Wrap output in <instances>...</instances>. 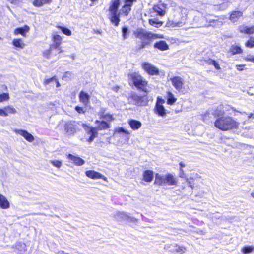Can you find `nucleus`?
Listing matches in <instances>:
<instances>
[{
  "label": "nucleus",
  "mask_w": 254,
  "mask_h": 254,
  "mask_svg": "<svg viewBox=\"0 0 254 254\" xmlns=\"http://www.w3.org/2000/svg\"><path fill=\"white\" fill-rule=\"evenodd\" d=\"M135 37L139 39L141 41L139 42L136 48L137 50H140L144 48L146 46L149 45L152 40L158 38H163V35L153 33L151 32H148L142 28H138L134 32Z\"/></svg>",
  "instance_id": "f257e3e1"
},
{
  "label": "nucleus",
  "mask_w": 254,
  "mask_h": 254,
  "mask_svg": "<svg viewBox=\"0 0 254 254\" xmlns=\"http://www.w3.org/2000/svg\"><path fill=\"white\" fill-rule=\"evenodd\" d=\"M215 126L222 130H228L232 128H236L239 123L231 117L226 116L218 118L214 123Z\"/></svg>",
  "instance_id": "f03ea898"
},
{
  "label": "nucleus",
  "mask_w": 254,
  "mask_h": 254,
  "mask_svg": "<svg viewBox=\"0 0 254 254\" xmlns=\"http://www.w3.org/2000/svg\"><path fill=\"white\" fill-rule=\"evenodd\" d=\"M128 78L134 86L138 90L147 93L148 91L147 90V81L143 78L139 73L133 72L128 75Z\"/></svg>",
  "instance_id": "7ed1b4c3"
},
{
  "label": "nucleus",
  "mask_w": 254,
  "mask_h": 254,
  "mask_svg": "<svg viewBox=\"0 0 254 254\" xmlns=\"http://www.w3.org/2000/svg\"><path fill=\"white\" fill-rule=\"evenodd\" d=\"M170 81L174 87L179 92L185 93L184 87V80L180 76H174L170 78Z\"/></svg>",
  "instance_id": "20e7f679"
},
{
  "label": "nucleus",
  "mask_w": 254,
  "mask_h": 254,
  "mask_svg": "<svg viewBox=\"0 0 254 254\" xmlns=\"http://www.w3.org/2000/svg\"><path fill=\"white\" fill-rule=\"evenodd\" d=\"M142 67L143 69L149 75H157L159 74V69L151 63L148 62H144L142 63Z\"/></svg>",
  "instance_id": "39448f33"
},
{
  "label": "nucleus",
  "mask_w": 254,
  "mask_h": 254,
  "mask_svg": "<svg viewBox=\"0 0 254 254\" xmlns=\"http://www.w3.org/2000/svg\"><path fill=\"white\" fill-rule=\"evenodd\" d=\"M131 98L134 102L135 105L138 106H144L147 103V101L144 97L139 96L136 94H132Z\"/></svg>",
  "instance_id": "423d86ee"
},
{
  "label": "nucleus",
  "mask_w": 254,
  "mask_h": 254,
  "mask_svg": "<svg viewBox=\"0 0 254 254\" xmlns=\"http://www.w3.org/2000/svg\"><path fill=\"white\" fill-rule=\"evenodd\" d=\"M53 40L54 41V44L51 45L52 49L55 48L57 51H59V53H62L63 50L61 49V47H60V45L62 41V37L57 34H55L53 35Z\"/></svg>",
  "instance_id": "0eeeda50"
},
{
  "label": "nucleus",
  "mask_w": 254,
  "mask_h": 254,
  "mask_svg": "<svg viewBox=\"0 0 254 254\" xmlns=\"http://www.w3.org/2000/svg\"><path fill=\"white\" fill-rule=\"evenodd\" d=\"M17 111L12 106L9 105L0 109V116H7L9 114H14L16 113Z\"/></svg>",
  "instance_id": "6e6552de"
},
{
  "label": "nucleus",
  "mask_w": 254,
  "mask_h": 254,
  "mask_svg": "<svg viewBox=\"0 0 254 254\" xmlns=\"http://www.w3.org/2000/svg\"><path fill=\"white\" fill-rule=\"evenodd\" d=\"M64 130L67 136L73 135L75 132V125L74 122H68L64 125Z\"/></svg>",
  "instance_id": "1a4fd4ad"
},
{
  "label": "nucleus",
  "mask_w": 254,
  "mask_h": 254,
  "mask_svg": "<svg viewBox=\"0 0 254 254\" xmlns=\"http://www.w3.org/2000/svg\"><path fill=\"white\" fill-rule=\"evenodd\" d=\"M115 132L120 135L124 136V141L125 142L128 141L130 137V133L127 130L122 127H119L116 129Z\"/></svg>",
  "instance_id": "9d476101"
},
{
  "label": "nucleus",
  "mask_w": 254,
  "mask_h": 254,
  "mask_svg": "<svg viewBox=\"0 0 254 254\" xmlns=\"http://www.w3.org/2000/svg\"><path fill=\"white\" fill-rule=\"evenodd\" d=\"M120 4V0H112L109 8V11H110V13H120V12H118Z\"/></svg>",
  "instance_id": "9b49d317"
},
{
  "label": "nucleus",
  "mask_w": 254,
  "mask_h": 254,
  "mask_svg": "<svg viewBox=\"0 0 254 254\" xmlns=\"http://www.w3.org/2000/svg\"><path fill=\"white\" fill-rule=\"evenodd\" d=\"M26 245L22 242H17L14 246H12L13 251L16 254H20L26 250Z\"/></svg>",
  "instance_id": "f8f14e48"
},
{
  "label": "nucleus",
  "mask_w": 254,
  "mask_h": 254,
  "mask_svg": "<svg viewBox=\"0 0 254 254\" xmlns=\"http://www.w3.org/2000/svg\"><path fill=\"white\" fill-rule=\"evenodd\" d=\"M79 101L84 105H87L90 102V95L83 91H81L79 95Z\"/></svg>",
  "instance_id": "ddd939ff"
},
{
  "label": "nucleus",
  "mask_w": 254,
  "mask_h": 254,
  "mask_svg": "<svg viewBox=\"0 0 254 254\" xmlns=\"http://www.w3.org/2000/svg\"><path fill=\"white\" fill-rule=\"evenodd\" d=\"M85 174L87 177H88L90 178L93 179H102V178H105L101 173H100L98 172H96L94 170H90L87 171L85 172Z\"/></svg>",
  "instance_id": "4468645a"
},
{
  "label": "nucleus",
  "mask_w": 254,
  "mask_h": 254,
  "mask_svg": "<svg viewBox=\"0 0 254 254\" xmlns=\"http://www.w3.org/2000/svg\"><path fill=\"white\" fill-rule=\"evenodd\" d=\"M13 131L16 133L23 136L27 141L32 142V134L27 131L22 129H14Z\"/></svg>",
  "instance_id": "2eb2a0df"
},
{
  "label": "nucleus",
  "mask_w": 254,
  "mask_h": 254,
  "mask_svg": "<svg viewBox=\"0 0 254 254\" xmlns=\"http://www.w3.org/2000/svg\"><path fill=\"white\" fill-rule=\"evenodd\" d=\"M154 111L155 113L162 117L165 116L166 114L164 107L159 103H156Z\"/></svg>",
  "instance_id": "dca6fc26"
},
{
  "label": "nucleus",
  "mask_w": 254,
  "mask_h": 254,
  "mask_svg": "<svg viewBox=\"0 0 254 254\" xmlns=\"http://www.w3.org/2000/svg\"><path fill=\"white\" fill-rule=\"evenodd\" d=\"M95 123L98 130H105L110 127L109 124L105 121L96 120Z\"/></svg>",
  "instance_id": "f3484780"
},
{
  "label": "nucleus",
  "mask_w": 254,
  "mask_h": 254,
  "mask_svg": "<svg viewBox=\"0 0 254 254\" xmlns=\"http://www.w3.org/2000/svg\"><path fill=\"white\" fill-rule=\"evenodd\" d=\"M166 175H160L158 173L156 174L155 184L163 186L166 184Z\"/></svg>",
  "instance_id": "a211bd4d"
},
{
  "label": "nucleus",
  "mask_w": 254,
  "mask_h": 254,
  "mask_svg": "<svg viewBox=\"0 0 254 254\" xmlns=\"http://www.w3.org/2000/svg\"><path fill=\"white\" fill-rule=\"evenodd\" d=\"M68 158L73 162V163L78 166H81L84 164L85 161L82 158L74 156L71 154L68 155Z\"/></svg>",
  "instance_id": "6ab92c4d"
},
{
  "label": "nucleus",
  "mask_w": 254,
  "mask_h": 254,
  "mask_svg": "<svg viewBox=\"0 0 254 254\" xmlns=\"http://www.w3.org/2000/svg\"><path fill=\"white\" fill-rule=\"evenodd\" d=\"M0 207L7 209L10 207V203L5 196L0 194Z\"/></svg>",
  "instance_id": "aec40b11"
},
{
  "label": "nucleus",
  "mask_w": 254,
  "mask_h": 254,
  "mask_svg": "<svg viewBox=\"0 0 254 254\" xmlns=\"http://www.w3.org/2000/svg\"><path fill=\"white\" fill-rule=\"evenodd\" d=\"M111 23L118 26L120 22V13H110L109 17Z\"/></svg>",
  "instance_id": "412c9836"
},
{
  "label": "nucleus",
  "mask_w": 254,
  "mask_h": 254,
  "mask_svg": "<svg viewBox=\"0 0 254 254\" xmlns=\"http://www.w3.org/2000/svg\"><path fill=\"white\" fill-rule=\"evenodd\" d=\"M154 47L161 51H165L169 49V46L164 41H159L155 43Z\"/></svg>",
  "instance_id": "4be33fe9"
},
{
  "label": "nucleus",
  "mask_w": 254,
  "mask_h": 254,
  "mask_svg": "<svg viewBox=\"0 0 254 254\" xmlns=\"http://www.w3.org/2000/svg\"><path fill=\"white\" fill-rule=\"evenodd\" d=\"M114 218L118 221H122L128 220V214L124 212H118L115 215Z\"/></svg>",
  "instance_id": "5701e85b"
},
{
  "label": "nucleus",
  "mask_w": 254,
  "mask_h": 254,
  "mask_svg": "<svg viewBox=\"0 0 254 254\" xmlns=\"http://www.w3.org/2000/svg\"><path fill=\"white\" fill-rule=\"evenodd\" d=\"M83 126L86 127V128H85V129L88 134H90V136H93L95 138L97 137L98 130L97 127L87 126L84 124H83Z\"/></svg>",
  "instance_id": "b1692460"
},
{
  "label": "nucleus",
  "mask_w": 254,
  "mask_h": 254,
  "mask_svg": "<svg viewBox=\"0 0 254 254\" xmlns=\"http://www.w3.org/2000/svg\"><path fill=\"white\" fill-rule=\"evenodd\" d=\"M128 123L130 127L133 130L138 129L142 125V124L140 121L134 119L129 120Z\"/></svg>",
  "instance_id": "393cba45"
},
{
  "label": "nucleus",
  "mask_w": 254,
  "mask_h": 254,
  "mask_svg": "<svg viewBox=\"0 0 254 254\" xmlns=\"http://www.w3.org/2000/svg\"><path fill=\"white\" fill-rule=\"evenodd\" d=\"M153 171L150 170L144 171L143 174V180L148 182L152 181L153 178Z\"/></svg>",
  "instance_id": "a878e982"
},
{
  "label": "nucleus",
  "mask_w": 254,
  "mask_h": 254,
  "mask_svg": "<svg viewBox=\"0 0 254 254\" xmlns=\"http://www.w3.org/2000/svg\"><path fill=\"white\" fill-rule=\"evenodd\" d=\"M30 30V27L27 25H25L23 27H20L17 28L14 31V34L15 35L21 34L23 36H25L26 33Z\"/></svg>",
  "instance_id": "bb28decb"
},
{
  "label": "nucleus",
  "mask_w": 254,
  "mask_h": 254,
  "mask_svg": "<svg viewBox=\"0 0 254 254\" xmlns=\"http://www.w3.org/2000/svg\"><path fill=\"white\" fill-rule=\"evenodd\" d=\"M206 21L210 23L208 26H212L214 28H219L223 24L222 22L218 19H207Z\"/></svg>",
  "instance_id": "cd10ccee"
},
{
  "label": "nucleus",
  "mask_w": 254,
  "mask_h": 254,
  "mask_svg": "<svg viewBox=\"0 0 254 254\" xmlns=\"http://www.w3.org/2000/svg\"><path fill=\"white\" fill-rule=\"evenodd\" d=\"M166 184L169 185H176L177 184V180L171 174H167L166 175Z\"/></svg>",
  "instance_id": "c85d7f7f"
},
{
  "label": "nucleus",
  "mask_w": 254,
  "mask_h": 254,
  "mask_svg": "<svg viewBox=\"0 0 254 254\" xmlns=\"http://www.w3.org/2000/svg\"><path fill=\"white\" fill-rule=\"evenodd\" d=\"M52 2V0H34L33 1V5L37 7H40L44 4L50 3Z\"/></svg>",
  "instance_id": "c756f323"
},
{
  "label": "nucleus",
  "mask_w": 254,
  "mask_h": 254,
  "mask_svg": "<svg viewBox=\"0 0 254 254\" xmlns=\"http://www.w3.org/2000/svg\"><path fill=\"white\" fill-rule=\"evenodd\" d=\"M230 51L233 55L240 54L243 51L240 46L237 45H232L230 49Z\"/></svg>",
  "instance_id": "7c9ffc66"
},
{
  "label": "nucleus",
  "mask_w": 254,
  "mask_h": 254,
  "mask_svg": "<svg viewBox=\"0 0 254 254\" xmlns=\"http://www.w3.org/2000/svg\"><path fill=\"white\" fill-rule=\"evenodd\" d=\"M242 15V12L240 11L233 12L230 16V19L233 21H236L238 18Z\"/></svg>",
  "instance_id": "2f4dec72"
},
{
  "label": "nucleus",
  "mask_w": 254,
  "mask_h": 254,
  "mask_svg": "<svg viewBox=\"0 0 254 254\" xmlns=\"http://www.w3.org/2000/svg\"><path fill=\"white\" fill-rule=\"evenodd\" d=\"M240 31L246 34H252L254 33V26L247 27L243 26L241 28Z\"/></svg>",
  "instance_id": "473e14b6"
},
{
  "label": "nucleus",
  "mask_w": 254,
  "mask_h": 254,
  "mask_svg": "<svg viewBox=\"0 0 254 254\" xmlns=\"http://www.w3.org/2000/svg\"><path fill=\"white\" fill-rule=\"evenodd\" d=\"M14 46L17 48H23L25 44L23 43L21 39H14L12 41Z\"/></svg>",
  "instance_id": "72a5a7b5"
},
{
  "label": "nucleus",
  "mask_w": 254,
  "mask_h": 254,
  "mask_svg": "<svg viewBox=\"0 0 254 254\" xmlns=\"http://www.w3.org/2000/svg\"><path fill=\"white\" fill-rule=\"evenodd\" d=\"M153 10L154 12H156L159 16H163L165 14V11L163 10L160 6L155 5L153 7Z\"/></svg>",
  "instance_id": "f704fd0d"
},
{
  "label": "nucleus",
  "mask_w": 254,
  "mask_h": 254,
  "mask_svg": "<svg viewBox=\"0 0 254 254\" xmlns=\"http://www.w3.org/2000/svg\"><path fill=\"white\" fill-rule=\"evenodd\" d=\"M242 252L244 254H248L254 251V246H245L241 250Z\"/></svg>",
  "instance_id": "c9c22d12"
},
{
  "label": "nucleus",
  "mask_w": 254,
  "mask_h": 254,
  "mask_svg": "<svg viewBox=\"0 0 254 254\" xmlns=\"http://www.w3.org/2000/svg\"><path fill=\"white\" fill-rule=\"evenodd\" d=\"M149 23L155 27H159L161 26L163 24V22L162 21H158L156 19H151L149 20Z\"/></svg>",
  "instance_id": "e433bc0d"
},
{
  "label": "nucleus",
  "mask_w": 254,
  "mask_h": 254,
  "mask_svg": "<svg viewBox=\"0 0 254 254\" xmlns=\"http://www.w3.org/2000/svg\"><path fill=\"white\" fill-rule=\"evenodd\" d=\"M167 96L168 104L172 105L176 102V99L175 98L174 95L171 92H168Z\"/></svg>",
  "instance_id": "4c0bfd02"
},
{
  "label": "nucleus",
  "mask_w": 254,
  "mask_h": 254,
  "mask_svg": "<svg viewBox=\"0 0 254 254\" xmlns=\"http://www.w3.org/2000/svg\"><path fill=\"white\" fill-rule=\"evenodd\" d=\"M131 7H129V6H126V5L124 4L121 10V11L125 15V16H127L129 12L131 11Z\"/></svg>",
  "instance_id": "58836bf2"
},
{
  "label": "nucleus",
  "mask_w": 254,
  "mask_h": 254,
  "mask_svg": "<svg viewBox=\"0 0 254 254\" xmlns=\"http://www.w3.org/2000/svg\"><path fill=\"white\" fill-rule=\"evenodd\" d=\"M58 27L59 29L61 30L62 32L65 35L67 36H70L71 35V31L68 28L61 26H59Z\"/></svg>",
  "instance_id": "ea45409f"
},
{
  "label": "nucleus",
  "mask_w": 254,
  "mask_h": 254,
  "mask_svg": "<svg viewBox=\"0 0 254 254\" xmlns=\"http://www.w3.org/2000/svg\"><path fill=\"white\" fill-rule=\"evenodd\" d=\"M55 48H52V46H50V48L49 50H47L44 52L43 55L44 57H45L47 58H50L52 57L51 54H53L52 52L53 51L55 50Z\"/></svg>",
  "instance_id": "a19ab883"
},
{
  "label": "nucleus",
  "mask_w": 254,
  "mask_h": 254,
  "mask_svg": "<svg viewBox=\"0 0 254 254\" xmlns=\"http://www.w3.org/2000/svg\"><path fill=\"white\" fill-rule=\"evenodd\" d=\"M185 250V248H184L183 247L176 246L175 247L174 249H173L171 251L173 252H176V253H178L180 254H181L184 252Z\"/></svg>",
  "instance_id": "79ce46f5"
},
{
  "label": "nucleus",
  "mask_w": 254,
  "mask_h": 254,
  "mask_svg": "<svg viewBox=\"0 0 254 254\" xmlns=\"http://www.w3.org/2000/svg\"><path fill=\"white\" fill-rule=\"evenodd\" d=\"M122 36L123 39L127 38V35L128 34V29L126 26H124L122 28Z\"/></svg>",
  "instance_id": "37998d69"
},
{
  "label": "nucleus",
  "mask_w": 254,
  "mask_h": 254,
  "mask_svg": "<svg viewBox=\"0 0 254 254\" xmlns=\"http://www.w3.org/2000/svg\"><path fill=\"white\" fill-rule=\"evenodd\" d=\"M9 98L8 93H3L0 94V102L8 100Z\"/></svg>",
  "instance_id": "c03bdc74"
},
{
  "label": "nucleus",
  "mask_w": 254,
  "mask_h": 254,
  "mask_svg": "<svg viewBox=\"0 0 254 254\" xmlns=\"http://www.w3.org/2000/svg\"><path fill=\"white\" fill-rule=\"evenodd\" d=\"M55 78H56V76H53V77L49 78H46L45 79V80L44 81V83L45 85L49 84L51 83H52L54 85Z\"/></svg>",
  "instance_id": "a18cd8bd"
},
{
  "label": "nucleus",
  "mask_w": 254,
  "mask_h": 254,
  "mask_svg": "<svg viewBox=\"0 0 254 254\" xmlns=\"http://www.w3.org/2000/svg\"><path fill=\"white\" fill-rule=\"evenodd\" d=\"M50 162L54 166L60 168L62 164V162L61 161L59 160H50Z\"/></svg>",
  "instance_id": "49530a36"
},
{
  "label": "nucleus",
  "mask_w": 254,
  "mask_h": 254,
  "mask_svg": "<svg viewBox=\"0 0 254 254\" xmlns=\"http://www.w3.org/2000/svg\"><path fill=\"white\" fill-rule=\"evenodd\" d=\"M186 182L188 183L189 186L191 187L192 189L193 188V179L192 178L190 177V178H187L186 179Z\"/></svg>",
  "instance_id": "de8ad7c7"
},
{
  "label": "nucleus",
  "mask_w": 254,
  "mask_h": 254,
  "mask_svg": "<svg viewBox=\"0 0 254 254\" xmlns=\"http://www.w3.org/2000/svg\"><path fill=\"white\" fill-rule=\"evenodd\" d=\"M246 46L249 48H252L254 46V41L252 38L248 40V41L246 43Z\"/></svg>",
  "instance_id": "09e8293b"
},
{
  "label": "nucleus",
  "mask_w": 254,
  "mask_h": 254,
  "mask_svg": "<svg viewBox=\"0 0 254 254\" xmlns=\"http://www.w3.org/2000/svg\"><path fill=\"white\" fill-rule=\"evenodd\" d=\"M136 1V0H125V4L126 6L131 7L134 2Z\"/></svg>",
  "instance_id": "8fccbe9b"
},
{
  "label": "nucleus",
  "mask_w": 254,
  "mask_h": 254,
  "mask_svg": "<svg viewBox=\"0 0 254 254\" xmlns=\"http://www.w3.org/2000/svg\"><path fill=\"white\" fill-rule=\"evenodd\" d=\"M102 117H103V119H105L107 121H109L113 120L112 115L109 114H105Z\"/></svg>",
  "instance_id": "3c124183"
},
{
  "label": "nucleus",
  "mask_w": 254,
  "mask_h": 254,
  "mask_svg": "<svg viewBox=\"0 0 254 254\" xmlns=\"http://www.w3.org/2000/svg\"><path fill=\"white\" fill-rule=\"evenodd\" d=\"M129 222L133 223H136L138 222V219H136L134 217H131L128 215V220H127Z\"/></svg>",
  "instance_id": "603ef678"
},
{
  "label": "nucleus",
  "mask_w": 254,
  "mask_h": 254,
  "mask_svg": "<svg viewBox=\"0 0 254 254\" xmlns=\"http://www.w3.org/2000/svg\"><path fill=\"white\" fill-rule=\"evenodd\" d=\"M178 23H176L173 21H169L167 23V26H172V27H175L178 25Z\"/></svg>",
  "instance_id": "864d4df0"
},
{
  "label": "nucleus",
  "mask_w": 254,
  "mask_h": 254,
  "mask_svg": "<svg viewBox=\"0 0 254 254\" xmlns=\"http://www.w3.org/2000/svg\"><path fill=\"white\" fill-rule=\"evenodd\" d=\"M179 177L181 178H185V179L187 178L182 168H180V169Z\"/></svg>",
  "instance_id": "5fc2aeb1"
},
{
  "label": "nucleus",
  "mask_w": 254,
  "mask_h": 254,
  "mask_svg": "<svg viewBox=\"0 0 254 254\" xmlns=\"http://www.w3.org/2000/svg\"><path fill=\"white\" fill-rule=\"evenodd\" d=\"M75 110L79 113H83L84 112L83 108L80 106H76Z\"/></svg>",
  "instance_id": "6e6d98bb"
},
{
  "label": "nucleus",
  "mask_w": 254,
  "mask_h": 254,
  "mask_svg": "<svg viewBox=\"0 0 254 254\" xmlns=\"http://www.w3.org/2000/svg\"><path fill=\"white\" fill-rule=\"evenodd\" d=\"M212 65L215 67L216 69H220L219 64L215 60Z\"/></svg>",
  "instance_id": "4d7b16f0"
},
{
  "label": "nucleus",
  "mask_w": 254,
  "mask_h": 254,
  "mask_svg": "<svg viewBox=\"0 0 254 254\" xmlns=\"http://www.w3.org/2000/svg\"><path fill=\"white\" fill-rule=\"evenodd\" d=\"M104 112H105V109H101L100 111L99 112V114L100 116V118L101 119H103L102 117L104 116V115H105V114H104Z\"/></svg>",
  "instance_id": "13d9d810"
},
{
  "label": "nucleus",
  "mask_w": 254,
  "mask_h": 254,
  "mask_svg": "<svg viewBox=\"0 0 254 254\" xmlns=\"http://www.w3.org/2000/svg\"><path fill=\"white\" fill-rule=\"evenodd\" d=\"M246 114L248 115L249 118L254 119V111L253 113H251Z\"/></svg>",
  "instance_id": "bf43d9fd"
},
{
  "label": "nucleus",
  "mask_w": 254,
  "mask_h": 254,
  "mask_svg": "<svg viewBox=\"0 0 254 254\" xmlns=\"http://www.w3.org/2000/svg\"><path fill=\"white\" fill-rule=\"evenodd\" d=\"M164 102V101L163 99L160 98L159 97L157 98V101L156 103H159L160 104H162Z\"/></svg>",
  "instance_id": "052dcab7"
},
{
  "label": "nucleus",
  "mask_w": 254,
  "mask_h": 254,
  "mask_svg": "<svg viewBox=\"0 0 254 254\" xmlns=\"http://www.w3.org/2000/svg\"><path fill=\"white\" fill-rule=\"evenodd\" d=\"M214 61H215V60H212V59H209L207 61V63L209 64L212 65V64H213V63H214Z\"/></svg>",
  "instance_id": "680f3d73"
},
{
  "label": "nucleus",
  "mask_w": 254,
  "mask_h": 254,
  "mask_svg": "<svg viewBox=\"0 0 254 254\" xmlns=\"http://www.w3.org/2000/svg\"><path fill=\"white\" fill-rule=\"evenodd\" d=\"M243 67H244L243 65H237V69L238 70L241 71V70H243Z\"/></svg>",
  "instance_id": "e2e57ef3"
},
{
  "label": "nucleus",
  "mask_w": 254,
  "mask_h": 254,
  "mask_svg": "<svg viewBox=\"0 0 254 254\" xmlns=\"http://www.w3.org/2000/svg\"><path fill=\"white\" fill-rule=\"evenodd\" d=\"M95 138V137H94L93 136H90L87 140L88 142H91L93 141V140Z\"/></svg>",
  "instance_id": "0e129e2a"
},
{
  "label": "nucleus",
  "mask_w": 254,
  "mask_h": 254,
  "mask_svg": "<svg viewBox=\"0 0 254 254\" xmlns=\"http://www.w3.org/2000/svg\"><path fill=\"white\" fill-rule=\"evenodd\" d=\"M54 83H55L56 84L57 87H59L60 86V84L56 78H55Z\"/></svg>",
  "instance_id": "69168bd1"
},
{
  "label": "nucleus",
  "mask_w": 254,
  "mask_h": 254,
  "mask_svg": "<svg viewBox=\"0 0 254 254\" xmlns=\"http://www.w3.org/2000/svg\"><path fill=\"white\" fill-rule=\"evenodd\" d=\"M59 51H57L56 50H55L53 51V52H52L53 54H51L52 57L53 56L56 55H57L58 54H59V53L58 52Z\"/></svg>",
  "instance_id": "338daca9"
},
{
  "label": "nucleus",
  "mask_w": 254,
  "mask_h": 254,
  "mask_svg": "<svg viewBox=\"0 0 254 254\" xmlns=\"http://www.w3.org/2000/svg\"><path fill=\"white\" fill-rule=\"evenodd\" d=\"M179 165L181 167V168H183V167H184L185 166V164L184 163H183V162H180V163H179Z\"/></svg>",
  "instance_id": "774afa93"
}]
</instances>
